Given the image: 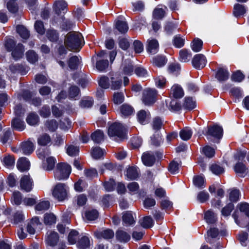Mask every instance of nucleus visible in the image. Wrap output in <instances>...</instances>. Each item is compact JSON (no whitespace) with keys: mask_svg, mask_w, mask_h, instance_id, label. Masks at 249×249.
Instances as JSON below:
<instances>
[{"mask_svg":"<svg viewBox=\"0 0 249 249\" xmlns=\"http://www.w3.org/2000/svg\"><path fill=\"white\" fill-rule=\"evenodd\" d=\"M192 133V131L190 128L186 127L180 131L179 136L182 140L187 141L191 138Z\"/></svg>","mask_w":249,"mask_h":249,"instance_id":"obj_41","label":"nucleus"},{"mask_svg":"<svg viewBox=\"0 0 249 249\" xmlns=\"http://www.w3.org/2000/svg\"><path fill=\"white\" fill-rule=\"evenodd\" d=\"M46 37L52 42H56L59 39V34L58 32L53 29H49L47 30Z\"/></svg>","mask_w":249,"mask_h":249,"instance_id":"obj_27","label":"nucleus"},{"mask_svg":"<svg viewBox=\"0 0 249 249\" xmlns=\"http://www.w3.org/2000/svg\"><path fill=\"white\" fill-rule=\"evenodd\" d=\"M50 206V202L48 200H42L37 203L35 206L36 212L42 213L48 210Z\"/></svg>","mask_w":249,"mask_h":249,"instance_id":"obj_25","label":"nucleus"},{"mask_svg":"<svg viewBox=\"0 0 249 249\" xmlns=\"http://www.w3.org/2000/svg\"><path fill=\"white\" fill-rule=\"evenodd\" d=\"M210 170L215 175H218L224 172V168L216 164H212L210 167Z\"/></svg>","mask_w":249,"mask_h":249,"instance_id":"obj_63","label":"nucleus"},{"mask_svg":"<svg viewBox=\"0 0 249 249\" xmlns=\"http://www.w3.org/2000/svg\"><path fill=\"white\" fill-rule=\"evenodd\" d=\"M12 126L14 129L18 131H22L25 127L24 122L18 118H15L12 120Z\"/></svg>","mask_w":249,"mask_h":249,"instance_id":"obj_28","label":"nucleus"},{"mask_svg":"<svg viewBox=\"0 0 249 249\" xmlns=\"http://www.w3.org/2000/svg\"><path fill=\"white\" fill-rule=\"evenodd\" d=\"M26 56L27 60L30 63L34 64L38 60L37 54L33 50L28 51Z\"/></svg>","mask_w":249,"mask_h":249,"instance_id":"obj_49","label":"nucleus"},{"mask_svg":"<svg viewBox=\"0 0 249 249\" xmlns=\"http://www.w3.org/2000/svg\"><path fill=\"white\" fill-rule=\"evenodd\" d=\"M136 215L130 211H127L124 213L123 215V222L124 225L129 226L135 223Z\"/></svg>","mask_w":249,"mask_h":249,"instance_id":"obj_11","label":"nucleus"},{"mask_svg":"<svg viewBox=\"0 0 249 249\" xmlns=\"http://www.w3.org/2000/svg\"><path fill=\"white\" fill-rule=\"evenodd\" d=\"M80 93V90L79 88L76 86H71L70 87L69 90L68 97L70 99H74L79 95Z\"/></svg>","mask_w":249,"mask_h":249,"instance_id":"obj_51","label":"nucleus"},{"mask_svg":"<svg viewBox=\"0 0 249 249\" xmlns=\"http://www.w3.org/2000/svg\"><path fill=\"white\" fill-rule=\"evenodd\" d=\"M246 12L245 6L240 4H236L233 8V14L236 17L244 15Z\"/></svg>","mask_w":249,"mask_h":249,"instance_id":"obj_34","label":"nucleus"},{"mask_svg":"<svg viewBox=\"0 0 249 249\" xmlns=\"http://www.w3.org/2000/svg\"><path fill=\"white\" fill-rule=\"evenodd\" d=\"M116 29L121 33L124 34L127 32L128 26L124 20L118 19L115 22Z\"/></svg>","mask_w":249,"mask_h":249,"instance_id":"obj_26","label":"nucleus"},{"mask_svg":"<svg viewBox=\"0 0 249 249\" xmlns=\"http://www.w3.org/2000/svg\"><path fill=\"white\" fill-rule=\"evenodd\" d=\"M137 118L140 123L145 124L149 122L150 119V114L148 111L141 110L138 112Z\"/></svg>","mask_w":249,"mask_h":249,"instance_id":"obj_14","label":"nucleus"},{"mask_svg":"<svg viewBox=\"0 0 249 249\" xmlns=\"http://www.w3.org/2000/svg\"><path fill=\"white\" fill-rule=\"evenodd\" d=\"M123 70L124 74L131 75L133 72V67L130 61L127 62L125 61L123 62Z\"/></svg>","mask_w":249,"mask_h":249,"instance_id":"obj_39","label":"nucleus"},{"mask_svg":"<svg viewBox=\"0 0 249 249\" xmlns=\"http://www.w3.org/2000/svg\"><path fill=\"white\" fill-rule=\"evenodd\" d=\"M91 138L94 142L100 143L104 141V135L103 131L97 130L91 134Z\"/></svg>","mask_w":249,"mask_h":249,"instance_id":"obj_33","label":"nucleus"},{"mask_svg":"<svg viewBox=\"0 0 249 249\" xmlns=\"http://www.w3.org/2000/svg\"><path fill=\"white\" fill-rule=\"evenodd\" d=\"M229 77V71L224 68H219L215 74V78L219 81L227 80Z\"/></svg>","mask_w":249,"mask_h":249,"instance_id":"obj_20","label":"nucleus"},{"mask_svg":"<svg viewBox=\"0 0 249 249\" xmlns=\"http://www.w3.org/2000/svg\"><path fill=\"white\" fill-rule=\"evenodd\" d=\"M157 92L155 89H148L143 91L142 102L145 106H151L156 101Z\"/></svg>","mask_w":249,"mask_h":249,"instance_id":"obj_5","label":"nucleus"},{"mask_svg":"<svg viewBox=\"0 0 249 249\" xmlns=\"http://www.w3.org/2000/svg\"><path fill=\"white\" fill-rule=\"evenodd\" d=\"M96 236L98 238L108 239L112 238L114 235L113 231L110 229H106L102 231L96 232Z\"/></svg>","mask_w":249,"mask_h":249,"instance_id":"obj_22","label":"nucleus"},{"mask_svg":"<svg viewBox=\"0 0 249 249\" xmlns=\"http://www.w3.org/2000/svg\"><path fill=\"white\" fill-rule=\"evenodd\" d=\"M51 142V138L47 134L40 135L37 139L38 144L40 145L45 146Z\"/></svg>","mask_w":249,"mask_h":249,"instance_id":"obj_46","label":"nucleus"},{"mask_svg":"<svg viewBox=\"0 0 249 249\" xmlns=\"http://www.w3.org/2000/svg\"><path fill=\"white\" fill-rule=\"evenodd\" d=\"M203 42L198 38L195 39L191 43V48L195 52L200 51L202 48Z\"/></svg>","mask_w":249,"mask_h":249,"instance_id":"obj_43","label":"nucleus"},{"mask_svg":"<svg viewBox=\"0 0 249 249\" xmlns=\"http://www.w3.org/2000/svg\"><path fill=\"white\" fill-rule=\"evenodd\" d=\"M68 4L63 0H56L53 4V9L58 15L65 14L67 11Z\"/></svg>","mask_w":249,"mask_h":249,"instance_id":"obj_9","label":"nucleus"},{"mask_svg":"<svg viewBox=\"0 0 249 249\" xmlns=\"http://www.w3.org/2000/svg\"><path fill=\"white\" fill-rule=\"evenodd\" d=\"M120 111L123 115L127 116L133 114L134 109L130 106L124 104L120 107Z\"/></svg>","mask_w":249,"mask_h":249,"instance_id":"obj_45","label":"nucleus"},{"mask_svg":"<svg viewBox=\"0 0 249 249\" xmlns=\"http://www.w3.org/2000/svg\"><path fill=\"white\" fill-rule=\"evenodd\" d=\"M17 166L19 171L24 172L29 169L30 163L26 158H21L18 160Z\"/></svg>","mask_w":249,"mask_h":249,"instance_id":"obj_17","label":"nucleus"},{"mask_svg":"<svg viewBox=\"0 0 249 249\" xmlns=\"http://www.w3.org/2000/svg\"><path fill=\"white\" fill-rule=\"evenodd\" d=\"M82 35L76 32H70L65 36L64 44L67 48L73 52L79 51L84 44Z\"/></svg>","mask_w":249,"mask_h":249,"instance_id":"obj_1","label":"nucleus"},{"mask_svg":"<svg viewBox=\"0 0 249 249\" xmlns=\"http://www.w3.org/2000/svg\"><path fill=\"white\" fill-rule=\"evenodd\" d=\"M179 55V60L183 62L189 61L192 57V53L191 52L186 49H182L180 50Z\"/></svg>","mask_w":249,"mask_h":249,"instance_id":"obj_31","label":"nucleus"},{"mask_svg":"<svg viewBox=\"0 0 249 249\" xmlns=\"http://www.w3.org/2000/svg\"><path fill=\"white\" fill-rule=\"evenodd\" d=\"M69 193V187L64 183L56 184L52 191V195L55 199L59 201H63L67 199Z\"/></svg>","mask_w":249,"mask_h":249,"instance_id":"obj_3","label":"nucleus"},{"mask_svg":"<svg viewBox=\"0 0 249 249\" xmlns=\"http://www.w3.org/2000/svg\"><path fill=\"white\" fill-rule=\"evenodd\" d=\"M98 215V212L95 209L88 210L85 213V217L89 221H93L96 219Z\"/></svg>","mask_w":249,"mask_h":249,"instance_id":"obj_32","label":"nucleus"},{"mask_svg":"<svg viewBox=\"0 0 249 249\" xmlns=\"http://www.w3.org/2000/svg\"><path fill=\"white\" fill-rule=\"evenodd\" d=\"M21 149L24 154L29 155L34 151L35 146L33 142L27 141L22 143Z\"/></svg>","mask_w":249,"mask_h":249,"instance_id":"obj_23","label":"nucleus"},{"mask_svg":"<svg viewBox=\"0 0 249 249\" xmlns=\"http://www.w3.org/2000/svg\"><path fill=\"white\" fill-rule=\"evenodd\" d=\"M56 162V159L53 157H48L42 162V168L46 171H52Z\"/></svg>","mask_w":249,"mask_h":249,"instance_id":"obj_16","label":"nucleus"},{"mask_svg":"<svg viewBox=\"0 0 249 249\" xmlns=\"http://www.w3.org/2000/svg\"><path fill=\"white\" fill-rule=\"evenodd\" d=\"M126 176L130 179H135L138 177L137 168L135 167H129L126 171Z\"/></svg>","mask_w":249,"mask_h":249,"instance_id":"obj_38","label":"nucleus"},{"mask_svg":"<svg viewBox=\"0 0 249 249\" xmlns=\"http://www.w3.org/2000/svg\"><path fill=\"white\" fill-rule=\"evenodd\" d=\"M192 62L194 67L197 69H201L206 65V59L203 54H197L194 56Z\"/></svg>","mask_w":249,"mask_h":249,"instance_id":"obj_8","label":"nucleus"},{"mask_svg":"<svg viewBox=\"0 0 249 249\" xmlns=\"http://www.w3.org/2000/svg\"><path fill=\"white\" fill-rule=\"evenodd\" d=\"M93 105V100L90 97H86L80 102V106L82 108H89Z\"/></svg>","mask_w":249,"mask_h":249,"instance_id":"obj_57","label":"nucleus"},{"mask_svg":"<svg viewBox=\"0 0 249 249\" xmlns=\"http://www.w3.org/2000/svg\"><path fill=\"white\" fill-rule=\"evenodd\" d=\"M33 181L29 175H24L21 178L20 186L21 190L27 192H30L33 187Z\"/></svg>","mask_w":249,"mask_h":249,"instance_id":"obj_7","label":"nucleus"},{"mask_svg":"<svg viewBox=\"0 0 249 249\" xmlns=\"http://www.w3.org/2000/svg\"><path fill=\"white\" fill-rule=\"evenodd\" d=\"M204 134L207 136L208 139L211 137L220 139L223 136V129L219 125H214L209 127L208 130L205 132H204Z\"/></svg>","mask_w":249,"mask_h":249,"instance_id":"obj_6","label":"nucleus"},{"mask_svg":"<svg viewBox=\"0 0 249 249\" xmlns=\"http://www.w3.org/2000/svg\"><path fill=\"white\" fill-rule=\"evenodd\" d=\"M234 169L236 174L240 177H245L247 175L248 169L243 163H237L234 166Z\"/></svg>","mask_w":249,"mask_h":249,"instance_id":"obj_19","label":"nucleus"},{"mask_svg":"<svg viewBox=\"0 0 249 249\" xmlns=\"http://www.w3.org/2000/svg\"><path fill=\"white\" fill-rule=\"evenodd\" d=\"M140 225L144 228L147 229L152 227L154 224V221L152 217L146 216L140 220Z\"/></svg>","mask_w":249,"mask_h":249,"instance_id":"obj_30","label":"nucleus"},{"mask_svg":"<svg viewBox=\"0 0 249 249\" xmlns=\"http://www.w3.org/2000/svg\"><path fill=\"white\" fill-rule=\"evenodd\" d=\"M39 117L38 115L34 113H31L26 118L27 123L30 125H35L38 124Z\"/></svg>","mask_w":249,"mask_h":249,"instance_id":"obj_42","label":"nucleus"},{"mask_svg":"<svg viewBox=\"0 0 249 249\" xmlns=\"http://www.w3.org/2000/svg\"><path fill=\"white\" fill-rule=\"evenodd\" d=\"M71 169L70 165L65 163H59L54 172V176L56 179L60 180L67 179L71 173Z\"/></svg>","mask_w":249,"mask_h":249,"instance_id":"obj_4","label":"nucleus"},{"mask_svg":"<svg viewBox=\"0 0 249 249\" xmlns=\"http://www.w3.org/2000/svg\"><path fill=\"white\" fill-rule=\"evenodd\" d=\"M56 222L55 216L52 213H46L44 216V222L46 225H52Z\"/></svg>","mask_w":249,"mask_h":249,"instance_id":"obj_48","label":"nucleus"},{"mask_svg":"<svg viewBox=\"0 0 249 249\" xmlns=\"http://www.w3.org/2000/svg\"><path fill=\"white\" fill-rule=\"evenodd\" d=\"M117 239L121 242H126L130 239V236L126 232L119 230L116 233Z\"/></svg>","mask_w":249,"mask_h":249,"instance_id":"obj_29","label":"nucleus"},{"mask_svg":"<svg viewBox=\"0 0 249 249\" xmlns=\"http://www.w3.org/2000/svg\"><path fill=\"white\" fill-rule=\"evenodd\" d=\"M205 219L208 223H213L215 221V215L211 210H208L205 213Z\"/></svg>","mask_w":249,"mask_h":249,"instance_id":"obj_53","label":"nucleus"},{"mask_svg":"<svg viewBox=\"0 0 249 249\" xmlns=\"http://www.w3.org/2000/svg\"><path fill=\"white\" fill-rule=\"evenodd\" d=\"M77 246L79 249H90L91 243L89 238L84 236L78 241Z\"/></svg>","mask_w":249,"mask_h":249,"instance_id":"obj_21","label":"nucleus"},{"mask_svg":"<svg viewBox=\"0 0 249 249\" xmlns=\"http://www.w3.org/2000/svg\"><path fill=\"white\" fill-rule=\"evenodd\" d=\"M110 79H109L107 77L102 76L100 77L99 80V85L102 88L107 89L110 87Z\"/></svg>","mask_w":249,"mask_h":249,"instance_id":"obj_56","label":"nucleus"},{"mask_svg":"<svg viewBox=\"0 0 249 249\" xmlns=\"http://www.w3.org/2000/svg\"><path fill=\"white\" fill-rule=\"evenodd\" d=\"M46 127L50 131H54L58 127L57 122L54 120L47 121L45 123Z\"/></svg>","mask_w":249,"mask_h":249,"instance_id":"obj_60","label":"nucleus"},{"mask_svg":"<svg viewBox=\"0 0 249 249\" xmlns=\"http://www.w3.org/2000/svg\"><path fill=\"white\" fill-rule=\"evenodd\" d=\"M170 96L176 99L180 98L184 96V91L180 86L175 84L171 89Z\"/></svg>","mask_w":249,"mask_h":249,"instance_id":"obj_15","label":"nucleus"},{"mask_svg":"<svg viewBox=\"0 0 249 249\" xmlns=\"http://www.w3.org/2000/svg\"><path fill=\"white\" fill-rule=\"evenodd\" d=\"M183 107L187 109H193L196 107V101L192 97H185L184 99V102L183 104Z\"/></svg>","mask_w":249,"mask_h":249,"instance_id":"obj_37","label":"nucleus"},{"mask_svg":"<svg viewBox=\"0 0 249 249\" xmlns=\"http://www.w3.org/2000/svg\"><path fill=\"white\" fill-rule=\"evenodd\" d=\"M105 151L99 147H95L92 149L91 154L95 159L101 158L105 154Z\"/></svg>","mask_w":249,"mask_h":249,"instance_id":"obj_44","label":"nucleus"},{"mask_svg":"<svg viewBox=\"0 0 249 249\" xmlns=\"http://www.w3.org/2000/svg\"><path fill=\"white\" fill-rule=\"evenodd\" d=\"M15 159L11 155L5 156L2 159L3 165L8 168H12L14 167L15 164Z\"/></svg>","mask_w":249,"mask_h":249,"instance_id":"obj_40","label":"nucleus"},{"mask_svg":"<svg viewBox=\"0 0 249 249\" xmlns=\"http://www.w3.org/2000/svg\"><path fill=\"white\" fill-rule=\"evenodd\" d=\"M122 85V80L116 76L110 78L109 88L112 90H117L120 88Z\"/></svg>","mask_w":249,"mask_h":249,"instance_id":"obj_35","label":"nucleus"},{"mask_svg":"<svg viewBox=\"0 0 249 249\" xmlns=\"http://www.w3.org/2000/svg\"><path fill=\"white\" fill-rule=\"evenodd\" d=\"M209 198V194L205 191H201L197 194V199L200 203H204Z\"/></svg>","mask_w":249,"mask_h":249,"instance_id":"obj_64","label":"nucleus"},{"mask_svg":"<svg viewBox=\"0 0 249 249\" xmlns=\"http://www.w3.org/2000/svg\"><path fill=\"white\" fill-rule=\"evenodd\" d=\"M234 209V205L232 203H229L221 210L222 215L228 216L231 214V212Z\"/></svg>","mask_w":249,"mask_h":249,"instance_id":"obj_59","label":"nucleus"},{"mask_svg":"<svg viewBox=\"0 0 249 249\" xmlns=\"http://www.w3.org/2000/svg\"><path fill=\"white\" fill-rule=\"evenodd\" d=\"M11 201L17 205H19L21 202V195L18 191L14 192L11 198Z\"/></svg>","mask_w":249,"mask_h":249,"instance_id":"obj_62","label":"nucleus"},{"mask_svg":"<svg viewBox=\"0 0 249 249\" xmlns=\"http://www.w3.org/2000/svg\"><path fill=\"white\" fill-rule=\"evenodd\" d=\"M81 57L76 55L71 56L68 61L69 68L71 70L76 69L81 63Z\"/></svg>","mask_w":249,"mask_h":249,"instance_id":"obj_24","label":"nucleus"},{"mask_svg":"<svg viewBox=\"0 0 249 249\" xmlns=\"http://www.w3.org/2000/svg\"><path fill=\"white\" fill-rule=\"evenodd\" d=\"M78 232L75 230H72L69 233L68 240L70 244H74L78 238Z\"/></svg>","mask_w":249,"mask_h":249,"instance_id":"obj_52","label":"nucleus"},{"mask_svg":"<svg viewBox=\"0 0 249 249\" xmlns=\"http://www.w3.org/2000/svg\"><path fill=\"white\" fill-rule=\"evenodd\" d=\"M17 33L23 39H26L29 37V32L27 29L22 25L17 26Z\"/></svg>","mask_w":249,"mask_h":249,"instance_id":"obj_47","label":"nucleus"},{"mask_svg":"<svg viewBox=\"0 0 249 249\" xmlns=\"http://www.w3.org/2000/svg\"><path fill=\"white\" fill-rule=\"evenodd\" d=\"M47 235L45 240L46 244L51 247L55 246L59 239L57 233L55 231H50L47 232Z\"/></svg>","mask_w":249,"mask_h":249,"instance_id":"obj_12","label":"nucleus"},{"mask_svg":"<svg viewBox=\"0 0 249 249\" xmlns=\"http://www.w3.org/2000/svg\"><path fill=\"white\" fill-rule=\"evenodd\" d=\"M193 183L195 186L201 188L204 187V178L201 176H196L194 178Z\"/></svg>","mask_w":249,"mask_h":249,"instance_id":"obj_54","label":"nucleus"},{"mask_svg":"<svg viewBox=\"0 0 249 249\" xmlns=\"http://www.w3.org/2000/svg\"><path fill=\"white\" fill-rule=\"evenodd\" d=\"M153 65L160 67L163 66L166 63L165 57L163 56H157L153 59Z\"/></svg>","mask_w":249,"mask_h":249,"instance_id":"obj_50","label":"nucleus"},{"mask_svg":"<svg viewBox=\"0 0 249 249\" xmlns=\"http://www.w3.org/2000/svg\"><path fill=\"white\" fill-rule=\"evenodd\" d=\"M123 125L119 123L111 124L108 129V135L116 141H119L125 139V134Z\"/></svg>","mask_w":249,"mask_h":249,"instance_id":"obj_2","label":"nucleus"},{"mask_svg":"<svg viewBox=\"0 0 249 249\" xmlns=\"http://www.w3.org/2000/svg\"><path fill=\"white\" fill-rule=\"evenodd\" d=\"M159 44L157 40L155 39H149L147 41L146 50L151 54H155L158 51Z\"/></svg>","mask_w":249,"mask_h":249,"instance_id":"obj_10","label":"nucleus"},{"mask_svg":"<svg viewBox=\"0 0 249 249\" xmlns=\"http://www.w3.org/2000/svg\"><path fill=\"white\" fill-rule=\"evenodd\" d=\"M164 10L160 8H155L153 12V18L155 19H161L165 15Z\"/></svg>","mask_w":249,"mask_h":249,"instance_id":"obj_61","label":"nucleus"},{"mask_svg":"<svg viewBox=\"0 0 249 249\" xmlns=\"http://www.w3.org/2000/svg\"><path fill=\"white\" fill-rule=\"evenodd\" d=\"M24 51L23 45L19 43L11 51L12 57L15 60L20 59L22 57Z\"/></svg>","mask_w":249,"mask_h":249,"instance_id":"obj_18","label":"nucleus"},{"mask_svg":"<svg viewBox=\"0 0 249 249\" xmlns=\"http://www.w3.org/2000/svg\"><path fill=\"white\" fill-rule=\"evenodd\" d=\"M229 199L232 202H236L239 200L240 193L239 190L232 189L229 191Z\"/></svg>","mask_w":249,"mask_h":249,"instance_id":"obj_36","label":"nucleus"},{"mask_svg":"<svg viewBox=\"0 0 249 249\" xmlns=\"http://www.w3.org/2000/svg\"><path fill=\"white\" fill-rule=\"evenodd\" d=\"M238 208L241 213L247 217H249V204L246 202L241 203L238 205Z\"/></svg>","mask_w":249,"mask_h":249,"instance_id":"obj_55","label":"nucleus"},{"mask_svg":"<svg viewBox=\"0 0 249 249\" xmlns=\"http://www.w3.org/2000/svg\"><path fill=\"white\" fill-rule=\"evenodd\" d=\"M142 160L144 165L147 166H151L155 162V156L152 152H147L144 153L142 155Z\"/></svg>","mask_w":249,"mask_h":249,"instance_id":"obj_13","label":"nucleus"},{"mask_svg":"<svg viewBox=\"0 0 249 249\" xmlns=\"http://www.w3.org/2000/svg\"><path fill=\"white\" fill-rule=\"evenodd\" d=\"M151 143L155 146L160 145L162 142L161 135L158 132H157L155 134L151 137Z\"/></svg>","mask_w":249,"mask_h":249,"instance_id":"obj_58","label":"nucleus"}]
</instances>
